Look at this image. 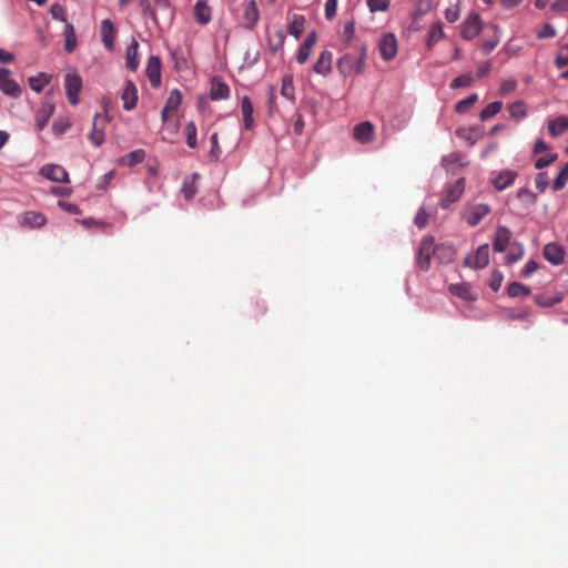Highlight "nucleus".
Here are the masks:
<instances>
[{"instance_id": "1", "label": "nucleus", "mask_w": 568, "mask_h": 568, "mask_svg": "<svg viewBox=\"0 0 568 568\" xmlns=\"http://www.w3.org/2000/svg\"><path fill=\"white\" fill-rule=\"evenodd\" d=\"M367 59L366 45H361L358 54L345 53L337 60V69L344 77L362 74L365 70Z\"/></svg>"}, {"instance_id": "2", "label": "nucleus", "mask_w": 568, "mask_h": 568, "mask_svg": "<svg viewBox=\"0 0 568 568\" xmlns=\"http://www.w3.org/2000/svg\"><path fill=\"white\" fill-rule=\"evenodd\" d=\"M64 88L69 102L72 105L79 103V93L82 89V79L77 70H69L64 77Z\"/></svg>"}, {"instance_id": "3", "label": "nucleus", "mask_w": 568, "mask_h": 568, "mask_svg": "<svg viewBox=\"0 0 568 568\" xmlns=\"http://www.w3.org/2000/svg\"><path fill=\"white\" fill-rule=\"evenodd\" d=\"M437 246L438 245H435V240L432 236H426L420 242L417 255V265L422 271H427L429 268L430 258L432 256H435Z\"/></svg>"}, {"instance_id": "4", "label": "nucleus", "mask_w": 568, "mask_h": 568, "mask_svg": "<svg viewBox=\"0 0 568 568\" xmlns=\"http://www.w3.org/2000/svg\"><path fill=\"white\" fill-rule=\"evenodd\" d=\"M378 51L384 61L393 60L398 52V41L394 33H384L378 40Z\"/></svg>"}, {"instance_id": "5", "label": "nucleus", "mask_w": 568, "mask_h": 568, "mask_svg": "<svg viewBox=\"0 0 568 568\" xmlns=\"http://www.w3.org/2000/svg\"><path fill=\"white\" fill-rule=\"evenodd\" d=\"M489 264V246L488 244H483L477 247V250L473 254H468L463 265L466 267L481 270L485 268Z\"/></svg>"}, {"instance_id": "6", "label": "nucleus", "mask_w": 568, "mask_h": 568, "mask_svg": "<svg viewBox=\"0 0 568 568\" xmlns=\"http://www.w3.org/2000/svg\"><path fill=\"white\" fill-rule=\"evenodd\" d=\"M460 34L465 40L475 39L483 29V21L478 13L470 12L460 26Z\"/></svg>"}, {"instance_id": "7", "label": "nucleus", "mask_w": 568, "mask_h": 568, "mask_svg": "<svg viewBox=\"0 0 568 568\" xmlns=\"http://www.w3.org/2000/svg\"><path fill=\"white\" fill-rule=\"evenodd\" d=\"M109 121V118L106 114H95L92 122V130L89 134L90 141L99 146L104 142L105 134H104V126L106 122Z\"/></svg>"}, {"instance_id": "8", "label": "nucleus", "mask_w": 568, "mask_h": 568, "mask_svg": "<svg viewBox=\"0 0 568 568\" xmlns=\"http://www.w3.org/2000/svg\"><path fill=\"white\" fill-rule=\"evenodd\" d=\"M353 138L361 144L371 143L375 138V126L369 121H363L353 129Z\"/></svg>"}, {"instance_id": "9", "label": "nucleus", "mask_w": 568, "mask_h": 568, "mask_svg": "<svg viewBox=\"0 0 568 568\" xmlns=\"http://www.w3.org/2000/svg\"><path fill=\"white\" fill-rule=\"evenodd\" d=\"M465 191L464 180H456L454 183L449 184V186L444 191L440 206L443 209H448V206L456 202Z\"/></svg>"}, {"instance_id": "10", "label": "nucleus", "mask_w": 568, "mask_h": 568, "mask_svg": "<svg viewBox=\"0 0 568 568\" xmlns=\"http://www.w3.org/2000/svg\"><path fill=\"white\" fill-rule=\"evenodd\" d=\"M10 74V70L0 68V90L7 95L17 98L20 95L21 89Z\"/></svg>"}, {"instance_id": "11", "label": "nucleus", "mask_w": 568, "mask_h": 568, "mask_svg": "<svg viewBox=\"0 0 568 568\" xmlns=\"http://www.w3.org/2000/svg\"><path fill=\"white\" fill-rule=\"evenodd\" d=\"M18 222L22 227H41L47 223L45 216L36 211H28L18 216Z\"/></svg>"}, {"instance_id": "12", "label": "nucleus", "mask_w": 568, "mask_h": 568, "mask_svg": "<svg viewBox=\"0 0 568 568\" xmlns=\"http://www.w3.org/2000/svg\"><path fill=\"white\" fill-rule=\"evenodd\" d=\"M182 93L178 89H174L170 92L168 100L164 104V108L161 112V118L163 122H166L171 113L175 112L182 103Z\"/></svg>"}, {"instance_id": "13", "label": "nucleus", "mask_w": 568, "mask_h": 568, "mask_svg": "<svg viewBox=\"0 0 568 568\" xmlns=\"http://www.w3.org/2000/svg\"><path fill=\"white\" fill-rule=\"evenodd\" d=\"M511 231L506 226H498L493 241L495 252H505L511 240Z\"/></svg>"}, {"instance_id": "14", "label": "nucleus", "mask_w": 568, "mask_h": 568, "mask_svg": "<svg viewBox=\"0 0 568 568\" xmlns=\"http://www.w3.org/2000/svg\"><path fill=\"white\" fill-rule=\"evenodd\" d=\"M542 255L552 265H560L565 258V251L557 243H548L542 250Z\"/></svg>"}, {"instance_id": "15", "label": "nucleus", "mask_w": 568, "mask_h": 568, "mask_svg": "<svg viewBox=\"0 0 568 568\" xmlns=\"http://www.w3.org/2000/svg\"><path fill=\"white\" fill-rule=\"evenodd\" d=\"M101 40L109 51L114 48L115 28L110 19H104L101 22Z\"/></svg>"}, {"instance_id": "16", "label": "nucleus", "mask_w": 568, "mask_h": 568, "mask_svg": "<svg viewBox=\"0 0 568 568\" xmlns=\"http://www.w3.org/2000/svg\"><path fill=\"white\" fill-rule=\"evenodd\" d=\"M230 97V87L219 78L211 81L210 98L213 101L226 100Z\"/></svg>"}, {"instance_id": "17", "label": "nucleus", "mask_w": 568, "mask_h": 568, "mask_svg": "<svg viewBox=\"0 0 568 568\" xmlns=\"http://www.w3.org/2000/svg\"><path fill=\"white\" fill-rule=\"evenodd\" d=\"M146 75L153 87L161 83V61L158 57L151 55L146 64Z\"/></svg>"}, {"instance_id": "18", "label": "nucleus", "mask_w": 568, "mask_h": 568, "mask_svg": "<svg viewBox=\"0 0 568 568\" xmlns=\"http://www.w3.org/2000/svg\"><path fill=\"white\" fill-rule=\"evenodd\" d=\"M489 213V207L485 204H477L469 209L465 214V220L469 226H476Z\"/></svg>"}, {"instance_id": "19", "label": "nucleus", "mask_w": 568, "mask_h": 568, "mask_svg": "<svg viewBox=\"0 0 568 568\" xmlns=\"http://www.w3.org/2000/svg\"><path fill=\"white\" fill-rule=\"evenodd\" d=\"M254 108L247 95L242 97L241 99V113L243 119V128L245 130H251L254 126V118H253Z\"/></svg>"}, {"instance_id": "20", "label": "nucleus", "mask_w": 568, "mask_h": 568, "mask_svg": "<svg viewBox=\"0 0 568 568\" xmlns=\"http://www.w3.org/2000/svg\"><path fill=\"white\" fill-rule=\"evenodd\" d=\"M333 54L331 51L324 50L321 52L317 61L314 64V71L321 75H327L332 71Z\"/></svg>"}, {"instance_id": "21", "label": "nucleus", "mask_w": 568, "mask_h": 568, "mask_svg": "<svg viewBox=\"0 0 568 568\" xmlns=\"http://www.w3.org/2000/svg\"><path fill=\"white\" fill-rule=\"evenodd\" d=\"M123 108L128 111L135 108L138 102V90L133 82L129 81L122 92Z\"/></svg>"}, {"instance_id": "22", "label": "nucleus", "mask_w": 568, "mask_h": 568, "mask_svg": "<svg viewBox=\"0 0 568 568\" xmlns=\"http://www.w3.org/2000/svg\"><path fill=\"white\" fill-rule=\"evenodd\" d=\"M547 128L549 131V134L552 138L559 136L565 131L568 130V116L567 115H560L555 119H549L547 121Z\"/></svg>"}, {"instance_id": "23", "label": "nucleus", "mask_w": 568, "mask_h": 568, "mask_svg": "<svg viewBox=\"0 0 568 568\" xmlns=\"http://www.w3.org/2000/svg\"><path fill=\"white\" fill-rule=\"evenodd\" d=\"M456 135L474 145L483 136V130L479 126L460 128L456 130Z\"/></svg>"}, {"instance_id": "24", "label": "nucleus", "mask_w": 568, "mask_h": 568, "mask_svg": "<svg viewBox=\"0 0 568 568\" xmlns=\"http://www.w3.org/2000/svg\"><path fill=\"white\" fill-rule=\"evenodd\" d=\"M194 18L200 24H207L211 21V8L204 0H197L194 6Z\"/></svg>"}, {"instance_id": "25", "label": "nucleus", "mask_w": 568, "mask_h": 568, "mask_svg": "<svg viewBox=\"0 0 568 568\" xmlns=\"http://www.w3.org/2000/svg\"><path fill=\"white\" fill-rule=\"evenodd\" d=\"M243 18H244L245 27L248 29L253 28L257 23L260 13H258L256 2L254 0H251L250 2L246 3L244 13H243Z\"/></svg>"}, {"instance_id": "26", "label": "nucleus", "mask_w": 568, "mask_h": 568, "mask_svg": "<svg viewBox=\"0 0 568 568\" xmlns=\"http://www.w3.org/2000/svg\"><path fill=\"white\" fill-rule=\"evenodd\" d=\"M445 37H446V34L444 32L443 23L439 21L434 22L429 27L428 38H427V47L428 48L434 47L436 43H438L439 41L445 39Z\"/></svg>"}, {"instance_id": "27", "label": "nucleus", "mask_w": 568, "mask_h": 568, "mask_svg": "<svg viewBox=\"0 0 568 568\" xmlns=\"http://www.w3.org/2000/svg\"><path fill=\"white\" fill-rule=\"evenodd\" d=\"M54 112V106L51 103H45L42 105L41 109H39L37 113L36 119V125L39 130H43L44 126L48 124L49 119L52 116Z\"/></svg>"}, {"instance_id": "28", "label": "nucleus", "mask_w": 568, "mask_h": 568, "mask_svg": "<svg viewBox=\"0 0 568 568\" xmlns=\"http://www.w3.org/2000/svg\"><path fill=\"white\" fill-rule=\"evenodd\" d=\"M144 156H145L144 150L136 149V150L123 155L119 160V165L128 166V168L134 166L135 164L142 162Z\"/></svg>"}, {"instance_id": "29", "label": "nucleus", "mask_w": 568, "mask_h": 568, "mask_svg": "<svg viewBox=\"0 0 568 568\" xmlns=\"http://www.w3.org/2000/svg\"><path fill=\"white\" fill-rule=\"evenodd\" d=\"M507 110L510 118L515 120H524L528 115L527 104L521 100L508 104Z\"/></svg>"}, {"instance_id": "30", "label": "nucleus", "mask_w": 568, "mask_h": 568, "mask_svg": "<svg viewBox=\"0 0 568 568\" xmlns=\"http://www.w3.org/2000/svg\"><path fill=\"white\" fill-rule=\"evenodd\" d=\"M40 178H68V172L58 164H47L40 170Z\"/></svg>"}, {"instance_id": "31", "label": "nucleus", "mask_w": 568, "mask_h": 568, "mask_svg": "<svg viewBox=\"0 0 568 568\" xmlns=\"http://www.w3.org/2000/svg\"><path fill=\"white\" fill-rule=\"evenodd\" d=\"M138 49V41L132 39L131 43L126 48V67L132 71L136 70L139 67Z\"/></svg>"}, {"instance_id": "32", "label": "nucleus", "mask_w": 568, "mask_h": 568, "mask_svg": "<svg viewBox=\"0 0 568 568\" xmlns=\"http://www.w3.org/2000/svg\"><path fill=\"white\" fill-rule=\"evenodd\" d=\"M63 36H64L65 50L68 52H72L77 48V44H78L77 36L74 32V27L72 23L65 22Z\"/></svg>"}, {"instance_id": "33", "label": "nucleus", "mask_w": 568, "mask_h": 568, "mask_svg": "<svg viewBox=\"0 0 568 568\" xmlns=\"http://www.w3.org/2000/svg\"><path fill=\"white\" fill-rule=\"evenodd\" d=\"M281 94L288 101H292V102L295 101V88L293 84V75L292 74H285L282 78Z\"/></svg>"}, {"instance_id": "34", "label": "nucleus", "mask_w": 568, "mask_h": 568, "mask_svg": "<svg viewBox=\"0 0 568 568\" xmlns=\"http://www.w3.org/2000/svg\"><path fill=\"white\" fill-rule=\"evenodd\" d=\"M50 80L51 75L42 72L34 77H30L29 84L33 91L40 93L43 90V88L50 82Z\"/></svg>"}, {"instance_id": "35", "label": "nucleus", "mask_w": 568, "mask_h": 568, "mask_svg": "<svg viewBox=\"0 0 568 568\" xmlns=\"http://www.w3.org/2000/svg\"><path fill=\"white\" fill-rule=\"evenodd\" d=\"M449 292L453 295H456L465 301H473L474 296L470 291V287L465 283H458V284H450L449 285Z\"/></svg>"}, {"instance_id": "36", "label": "nucleus", "mask_w": 568, "mask_h": 568, "mask_svg": "<svg viewBox=\"0 0 568 568\" xmlns=\"http://www.w3.org/2000/svg\"><path fill=\"white\" fill-rule=\"evenodd\" d=\"M456 255V251L453 246L442 244L437 246V252L435 253V257L439 260L440 263H449L454 260Z\"/></svg>"}, {"instance_id": "37", "label": "nucleus", "mask_w": 568, "mask_h": 568, "mask_svg": "<svg viewBox=\"0 0 568 568\" xmlns=\"http://www.w3.org/2000/svg\"><path fill=\"white\" fill-rule=\"evenodd\" d=\"M305 18L301 14H294L288 26V33L298 39L303 32Z\"/></svg>"}, {"instance_id": "38", "label": "nucleus", "mask_w": 568, "mask_h": 568, "mask_svg": "<svg viewBox=\"0 0 568 568\" xmlns=\"http://www.w3.org/2000/svg\"><path fill=\"white\" fill-rule=\"evenodd\" d=\"M509 252L506 255V263L514 264L520 261L524 256V246L518 242H513L510 245Z\"/></svg>"}, {"instance_id": "39", "label": "nucleus", "mask_w": 568, "mask_h": 568, "mask_svg": "<svg viewBox=\"0 0 568 568\" xmlns=\"http://www.w3.org/2000/svg\"><path fill=\"white\" fill-rule=\"evenodd\" d=\"M507 294L513 298L528 296L530 294V288L519 282H513L507 287Z\"/></svg>"}, {"instance_id": "40", "label": "nucleus", "mask_w": 568, "mask_h": 568, "mask_svg": "<svg viewBox=\"0 0 568 568\" xmlns=\"http://www.w3.org/2000/svg\"><path fill=\"white\" fill-rule=\"evenodd\" d=\"M184 134H185L187 146L191 149L196 148L197 146V139H196L197 130H196V125L193 121H190L185 125Z\"/></svg>"}, {"instance_id": "41", "label": "nucleus", "mask_w": 568, "mask_h": 568, "mask_svg": "<svg viewBox=\"0 0 568 568\" xmlns=\"http://www.w3.org/2000/svg\"><path fill=\"white\" fill-rule=\"evenodd\" d=\"M503 108V102L495 101L489 103L486 108H484L479 114L480 120L486 121L493 116H495L497 113L500 112Z\"/></svg>"}, {"instance_id": "42", "label": "nucleus", "mask_w": 568, "mask_h": 568, "mask_svg": "<svg viewBox=\"0 0 568 568\" xmlns=\"http://www.w3.org/2000/svg\"><path fill=\"white\" fill-rule=\"evenodd\" d=\"M478 100L476 93H471L468 98L458 101L455 105L457 113H466Z\"/></svg>"}, {"instance_id": "43", "label": "nucleus", "mask_w": 568, "mask_h": 568, "mask_svg": "<svg viewBox=\"0 0 568 568\" xmlns=\"http://www.w3.org/2000/svg\"><path fill=\"white\" fill-rule=\"evenodd\" d=\"M530 315L529 308L514 310L509 308L504 312V318L509 321L526 320Z\"/></svg>"}, {"instance_id": "44", "label": "nucleus", "mask_w": 568, "mask_h": 568, "mask_svg": "<svg viewBox=\"0 0 568 568\" xmlns=\"http://www.w3.org/2000/svg\"><path fill=\"white\" fill-rule=\"evenodd\" d=\"M71 126V121L68 118H57L52 124V131L55 135L60 136L65 133Z\"/></svg>"}, {"instance_id": "45", "label": "nucleus", "mask_w": 568, "mask_h": 568, "mask_svg": "<svg viewBox=\"0 0 568 568\" xmlns=\"http://www.w3.org/2000/svg\"><path fill=\"white\" fill-rule=\"evenodd\" d=\"M366 3L372 13L384 12L388 9L390 0H366Z\"/></svg>"}, {"instance_id": "46", "label": "nucleus", "mask_w": 568, "mask_h": 568, "mask_svg": "<svg viewBox=\"0 0 568 568\" xmlns=\"http://www.w3.org/2000/svg\"><path fill=\"white\" fill-rule=\"evenodd\" d=\"M534 301L537 305L539 306H542V307H551L558 303L561 302V297L558 296V297H547L542 294H537L534 296Z\"/></svg>"}, {"instance_id": "47", "label": "nucleus", "mask_w": 568, "mask_h": 568, "mask_svg": "<svg viewBox=\"0 0 568 568\" xmlns=\"http://www.w3.org/2000/svg\"><path fill=\"white\" fill-rule=\"evenodd\" d=\"M460 17V0L445 10V18L449 23L456 22Z\"/></svg>"}, {"instance_id": "48", "label": "nucleus", "mask_w": 568, "mask_h": 568, "mask_svg": "<svg viewBox=\"0 0 568 568\" xmlns=\"http://www.w3.org/2000/svg\"><path fill=\"white\" fill-rule=\"evenodd\" d=\"M516 89H517V81L515 78L510 77V78L503 80L500 88H499V94L507 95L509 93L515 92Z\"/></svg>"}, {"instance_id": "49", "label": "nucleus", "mask_w": 568, "mask_h": 568, "mask_svg": "<svg viewBox=\"0 0 568 568\" xmlns=\"http://www.w3.org/2000/svg\"><path fill=\"white\" fill-rule=\"evenodd\" d=\"M474 83V78L470 74H463L457 78H455L452 83L450 88L457 89V88H467L470 87Z\"/></svg>"}, {"instance_id": "50", "label": "nucleus", "mask_w": 568, "mask_h": 568, "mask_svg": "<svg viewBox=\"0 0 568 568\" xmlns=\"http://www.w3.org/2000/svg\"><path fill=\"white\" fill-rule=\"evenodd\" d=\"M503 280H504L503 273L498 270H495L490 275L488 285L494 292H497L501 286Z\"/></svg>"}, {"instance_id": "51", "label": "nucleus", "mask_w": 568, "mask_h": 568, "mask_svg": "<svg viewBox=\"0 0 568 568\" xmlns=\"http://www.w3.org/2000/svg\"><path fill=\"white\" fill-rule=\"evenodd\" d=\"M518 199L521 200L526 204H534L536 202L537 194L532 191L521 187L518 191Z\"/></svg>"}, {"instance_id": "52", "label": "nucleus", "mask_w": 568, "mask_h": 568, "mask_svg": "<svg viewBox=\"0 0 568 568\" xmlns=\"http://www.w3.org/2000/svg\"><path fill=\"white\" fill-rule=\"evenodd\" d=\"M195 180H184L181 191L186 200H190L194 196L196 192Z\"/></svg>"}, {"instance_id": "53", "label": "nucleus", "mask_w": 568, "mask_h": 568, "mask_svg": "<svg viewBox=\"0 0 568 568\" xmlns=\"http://www.w3.org/2000/svg\"><path fill=\"white\" fill-rule=\"evenodd\" d=\"M51 14L55 20H59L64 23L67 22V12L61 4H53L51 7Z\"/></svg>"}, {"instance_id": "54", "label": "nucleus", "mask_w": 568, "mask_h": 568, "mask_svg": "<svg viewBox=\"0 0 568 568\" xmlns=\"http://www.w3.org/2000/svg\"><path fill=\"white\" fill-rule=\"evenodd\" d=\"M414 223L418 229H424L427 225L428 214L426 213L424 207L418 210V212L415 216Z\"/></svg>"}, {"instance_id": "55", "label": "nucleus", "mask_w": 568, "mask_h": 568, "mask_svg": "<svg viewBox=\"0 0 568 568\" xmlns=\"http://www.w3.org/2000/svg\"><path fill=\"white\" fill-rule=\"evenodd\" d=\"M338 0H326L325 3V17L328 20H332L336 16Z\"/></svg>"}, {"instance_id": "56", "label": "nucleus", "mask_w": 568, "mask_h": 568, "mask_svg": "<svg viewBox=\"0 0 568 568\" xmlns=\"http://www.w3.org/2000/svg\"><path fill=\"white\" fill-rule=\"evenodd\" d=\"M556 36V30L552 24L546 23L544 28L537 32L538 39H549Z\"/></svg>"}, {"instance_id": "57", "label": "nucleus", "mask_w": 568, "mask_h": 568, "mask_svg": "<svg viewBox=\"0 0 568 568\" xmlns=\"http://www.w3.org/2000/svg\"><path fill=\"white\" fill-rule=\"evenodd\" d=\"M59 182H62V185L59 186H52L50 190L53 194L59 196H64L70 194V189L65 185L70 180H58Z\"/></svg>"}, {"instance_id": "58", "label": "nucleus", "mask_w": 568, "mask_h": 568, "mask_svg": "<svg viewBox=\"0 0 568 568\" xmlns=\"http://www.w3.org/2000/svg\"><path fill=\"white\" fill-rule=\"evenodd\" d=\"M556 158H557L556 154H547L545 156H541V158L536 160L535 168L536 169H542V168L549 165L550 163H552Z\"/></svg>"}, {"instance_id": "59", "label": "nucleus", "mask_w": 568, "mask_h": 568, "mask_svg": "<svg viewBox=\"0 0 568 568\" xmlns=\"http://www.w3.org/2000/svg\"><path fill=\"white\" fill-rule=\"evenodd\" d=\"M211 141V150L210 155L214 159H217L220 156V146H219V139L217 133H213L210 138Z\"/></svg>"}, {"instance_id": "60", "label": "nucleus", "mask_w": 568, "mask_h": 568, "mask_svg": "<svg viewBox=\"0 0 568 568\" xmlns=\"http://www.w3.org/2000/svg\"><path fill=\"white\" fill-rule=\"evenodd\" d=\"M538 267H539V264L536 261H534V260L528 261L521 271V276L523 277L530 276L534 272H536L538 270Z\"/></svg>"}, {"instance_id": "61", "label": "nucleus", "mask_w": 568, "mask_h": 568, "mask_svg": "<svg viewBox=\"0 0 568 568\" xmlns=\"http://www.w3.org/2000/svg\"><path fill=\"white\" fill-rule=\"evenodd\" d=\"M311 53H312V50H310L306 47L301 45L297 51V54H296L297 62L300 64L305 63L307 61V59L310 58Z\"/></svg>"}, {"instance_id": "62", "label": "nucleus", "mask_w": 568, "mask_h": 568, "mask_svg": "<svg viewBox=\"0 0 568 568\" xmlns=\"http://www.w3.org/2000/svg\"><path fill=\"white\" fill-rule=\"evenodd\" d=\"M58 204L62 210H64L65 212H68L70 214H80L81 213L80 209L75 204H72V203H69V202H65L62 200H60L58 202Z\"/></svg>"}, {"instance_id": "63", "label": "nucleus", "mask_w": 568, "mask_h": 568, "mask_svg": "<svg viewBox=\"0 0 568 568\" xmlns=\"http://www.w3.org/2000/svg\"><path fill=\"white\" fill-rule=\"evenodd\" d=\"M556 65L562 68L568 64V44L562 49V52L556 58Z\"/></svg>"}, {"instance_id": "64", "label": "nucleus", "mask_w": 568, "mask_h": 568, "mask_svg": "<svg viewBox=\"0 0 568 568\" xmlns=\"http://www.w3.org/2000/svg\"><path fill=\"white\" fill-rule=\"evenodd\" d=\"M551 10L556 12H565L568 10V0H557L551 4Z\"/></svg>"}]
</instances>
